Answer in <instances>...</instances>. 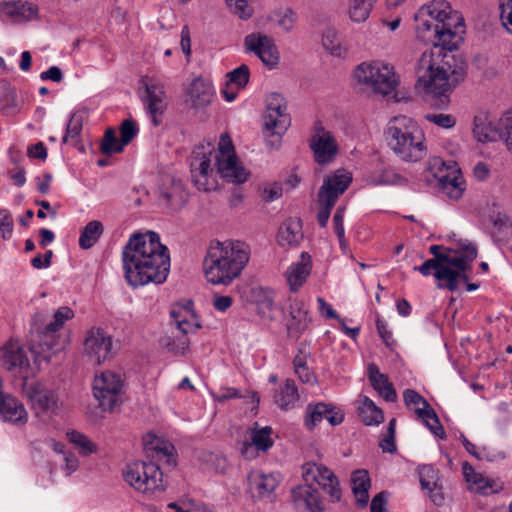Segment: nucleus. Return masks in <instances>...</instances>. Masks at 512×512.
<instances>
[{"instance_id":"f257e3e1","label":"nucleus","mask_w":512,"mask_h":512,"mask_svg":"<svg viewBox=\"0 0 512 512\" xmlns=\"http://www.w3.org/2000/svg\"><path fill=\"white\" fill-rule=\"evenodd\" d=\"M418 39L433 47L424 51L416 66L417 86L436 99L434 105L447 106V93L464 80L465 64L451 52L458 48L462 36L452 23H438L421 12L415 15Z\"/></svg>"},{"instance_id":"f03ea898","label":"nucleus","mask_w":512,"mask_h":512,"mask_svg":"<svg viewBox=\"0 0 512 512\" xmlns=\"http://www.w3.org/2000/svg\"><path fill=\"white\" fill-rule=\"evenodd\" d=\"M125 279L130 286L162 284L170 271L168 248L160 242L158 233H134L122 250Z\"/></svg>"},{"instance_id":"7ed1b4c3","label":"nucleus","mask_w":512,"mask_h":512,"mask_svg":"<svg viewBox=\"0 0 512 512\" xmlns=\"http://www.w3.org/2000/svg\"><path fill=\"white\" fill-rule=\"evenodd\" d=\"M250 258L249 246L241 241H211L203 261L208 282L229 285L238 277Z\"/></svg>"},{"instance_id":"20e7f679","label":"nucleus","mask_w":512,"mask_h":512,"mask_svg":"<svg viewBox=\"0 0 512 512\" xmlns=\"http://www.w3.org/2000/svg\"><path fill=\"white\" fill-rule=\"evenodd\" d=\"M386 140L392 151L405 162H417L426 156L427 147L422 129L411 118L394 117L386 131Z\"/></svg>"},{"instance_id":"39448f33","label":"nucleus","mask_w":512,"mask_h":512,"mask_svg":"<svg viewBox=\"0 0 512 512\" xmlns=\"http://www.w3.org/2000/svg\"><path fill=\"white\" fill-rule=\"evenodd\" d=\"M426 182L438 190V193L449 200H459L465 191V181L456 162H444L435 158L430 163Z\"/></svg>"},{"instance_id":"423d86ee","label":"nucleus","mask_w":512,"mask_h":512,"mask_svg":"<svg viewBox=\"0 0 512 512\" xmlns=\"http://www.w3.org/2000/svg\"><path fill=\"white\" fill-rule=\"evenodd\" d=\"M124 480L136 491L154 495L166 489L163 473L153 462L135 461L126 465L123 470Z\"/></svg>"},{"instance_id":"0eeeda50","label":"nucleus","mask_w":512,"mask_h":512,"mask_svg":"<svg viewBox=\"0 0 512 512\" xmlns=\"http://www.w3.org/2000/svg\"><path fill=\"white\" fill-rule=\"evenodd\" d=\"M285 98L279 93H270L266 98V111L263 115V133L268 138L267 145L278 149L282 135L290 126L291 119L286 112Z\"/></svg>"},{"instance_id":"6e6552de","label":"nucleus","mask_w":512,"mask_h":512,"mask_svg":"<svg viewBox=\"0 0 512 512\" xmlns=\"http://www.w3.org/2000/svg\"><path fill=\"white\" fill-rule=\"evenodd\" d=\"M354 76L359 83L374 93L386 96L396 90L398 79L392 67L380 62H363L357 66Z\"/></svg>"},{"instance_id":"1a4fd4ad","label":"nucleus","mask_w":512,"mask_h":512,"mask_svg":"<svg viewBox=\"0 0 512 512\" xmlns=\"http://www.w3.org/2000/svg\"><path fill=\"white\" fill-rule=\"evenodd\" d=\"M351 181L350 173L344 169H338L332 175L324 178L318 192L319 211L317 220L321 227L327 225L332 208L338 197L349 187Z\"/></svg>"},{"instance_id":"9d476101","label":"nucleus","mask_w":512,"mask_h":512,"mask_svg":"<svg viewBox=\"0 0 512 512\" xmlns=\"http://www.w3.org/2000/svg\"><path fill=\"white\" fill-rule=\"evenodd\" d=\"M40 317V314H36L33 319L36 334L31 340V351L37 357L48 361L53 354L64 349L67 339L59 334L60 328L53 320L42 328L38 327L36 322Z\"/></svg>"},{"instance_id":"9b49d317","label":"nucleus","mask_w":512,"mask_h":512,"mask_svg":"<svg viewBox=\"0 0 512 512\" xmlns=\"http://www.w3.org/2000/svg\"><path fill=\"white\" fill-rule=\"evenodd\" d=\"M215 158L217 172L222 178L236 184L247 180L248 173L238 162L233 144L227 134L221 135L218 154Z\"/></svg>"},{"instance_id":"f8f14e48","label":"nucleus","mask_w":512,"mask_h":512,"mask_svg":"<svg viewBox=\"0 0 512 512\" xmlns=\"http://www.w3.org/2000/svg\"><path fill=\"white\" fill-rule=\"evenodd\" d=\"M477 257L476 246L468 240H461L456 247L447 248V260L443 265L451 268L453 272L458 274L456 277V290L458 289V281H469L467 271L471 270V263Z\"/></svg>"},{"instance_id":"ddd939ff","label":"nucleus","mask_w":512,"mask_h":512,"mask_svg":"<svg viewBox=\"0 0 512 512\" xmlns=\"http://www.w3.org/2000/svg\"><path fill=\"white\" fill-rule=\"evenodd\" d=\"M121 389L122 379L119 374L112 371L102 372L94 379V396L104 411H111L116 406Z\"/></svg>"},{"instance_id":"4468645a","label":"nucleus","mask_w":512,"mask_h":512,"mask_svg":"<svg viewBox=\"0 0 512 512\" xmlns=\"http://www.w3.org/2000/svg\"><path fill=\"white\" fill-rule=\"evenodd\" d=\"M403 400L409 409H413L417 417L424 422L426 427L437 437L444 439L446 437L445 430L441 425L439 418L430 406L417 391L406 389L403 392Z\"/></svg>"},{"instance_id":"2eb2a0df","label":"nucleus","mask_w":512,"mask_h":512,"mask_svg":"<svg viewBox=\"0 0 512 512\" xmlns=\"http://www.w3.org/2000/svg\"><path fill=\"white\" fill-rule=\"evenodd\" d=\"M24 395L31 402L32 408L38 412L56 414L60 408L57 394L39 382H23Z\"/></svg>"},{"instance_id":"dca6fc26","label":"nucleus","mask_w":512,"mask_h":512,"mask_svg":"<svg viewBox=\"0 0 512 512\" xmlns=\"http://www.w3.org/2000/svg\"><path fill=\"white\" fill-rule=\"evenodd\" d=\"M145 94L141 97L146 113L151 117L154 126L162 123L161 116L167 109V96L164 85L155 80L144 81Z\"/></svg>"},{"instance_id":"f3484780","label":"nucleus","mask_w":512,"mask_h":512,"mask_svg":"<svg viewBox=\"0 0 512 512\" xmlns=\"http://www.w3.org/2000/svg\"><path fill=\"white\" fill-rule=\"evenodd\" d=\"M84 351L92 361L101 364L114 355L113 339L104 329L92 328L87 333Z\"/></svg>"},{"instance_id":"a211bd4d","label":"nucleus","mask_w":512,"mask_h":512,"mask_svg":"<svg viewBox=\"0 0 512 512\" xmlns=\"http://www.w3.org/2000/svg\"><path fill=\"white\" fill-rule=\"evenodd\" d=\"M211 151L205 153L203 147H198L193 151V157L190 163L192 180L198 190L208 192L216 187L212 178L211 169Z\"/></svg>"},{"instance_id":"6ab92c4d","label":"nucleus","mask_w":512,"mask_h":512,"mask_svg":"<svg viewBox=\"0 0 512 512\" xmlns=\"http://www.w3.org/2000/svg\"><path fill=\"white\" fill-rule=\"evenodd\" d=\"M303 469V477L306 482H316L329 494L333 502L340 500L339 481L329 468L322 464L307 463Z\"/></svg>"},{"instance_id":"aec40b11","label":"nucleus","mask_w":512,"mask_h":512,"mask_svg":"<svg viewBox=\"0 0 512 512\" xmlns=\"http://www.w3.org/2000/svg\"><path fill=\"white\" fill-rule=\"evenodd\" d=\"M310 148L314 153L315 161L321 165L333 161L338 151L334 136L321 124L315 126L314 134L310 139Z\"/></svg>"},{"instance_id":"412c9836","label":"nucleus","mask_w":512,"mask_h":512,"mask_svg":"<svg viewBox=\"0 0 512 512\" xmlns=\"http://www.w3.org/2000/svg\"><path fill=\"white\" fill-rule=\"evenodd\" d=\"M244 46L246 51L255 53L266 66L273 67L278 63L279 53L271 37L251 33L245 37Z\"/></svg>"},{"instance_id":"4be33fe9","label":"nucleus","mask_w":512,"mask_h":512,"mask_svg":"<svg viewBox=\"0 0 512 512\" xmlns=\"http://www.w3.org/2000/svg\"><path fill=\"white\" fill-rule=\"evenodd\" d=\"M3 366L9 372L22 378L23 382H27L33 375L27 354L18 344L10 343L5 346Z\"/></svg>"},{"instance_id":"5701e85b","label":"nucleus","mask_w":512,"mask_h":512,"mask_svg":"<svg viewBox=\"0 0 512 512\" xmlns=\"http://www.w3.org/2000/svg\"><path fill=\"white\" fill-rule=\"evenodd\" d=\"M285 321L288 337L298 339L311 323L305 303L298 299H290L289 313Z\"/></svg>"},{"instance_id":"b1692460","label":"nucleus","mask_w":512,"mask_h":512,"mask_svg":"<svg viewBox=\"0 0 512 512\" xmlns=\"http://www.w3.org/2000/svg\"><path fill=\"white\" fill-rule=\"evenodd\" d=\"M420 11L438 23H452V29L458 30L460 35L464 32L463 18L459 17L456 12L453 13L449 3L445 0H433L422 7Z\"/></svg>"},{"instance_id":"393cba45","label":"nucleus","mask_w":512,"mask_h":512,"mask_svg":"<svg viewBox=\"0 0 512 512\" xmlns=\"http://www.w3.org/2000/svg\"><path fill=\"white\" fill-rule=\"evenodd\" d=\"M415 271L420 272L423 276L434 275L439 281L438 288H445L449 291H456V277L458 274L452 271L447 265H443L436 259H428L422 265L415 266Z\"/></svg>"},{"instance_id":"a878e982","label":"nucleus","mask_w":512,"mask_h":512,"mask_svg":"<svg viewBox=\"0 0 512 512\" xmlns=\"http://www.w3.org/2000/svg\"><path fill=\"white\" fill-rule=\"evenodd\" d=\"M502 117L497 121L488 113H479L474 117L473 133L475 138L482 143L503 140Z\"/></svg>"},{"instance_id":"bb28decb","label":"nucleus","mask_w":512,"mask_h":512,"mask_svg":"<svg viewBox=\"0 0 512 512\" xmlns=\"http://www.w3.org/2000/svg\"><path fill=\"white\" fill-rule=\"evenodd\" d=\"M292 500L298 509L308 512H324V504L319 491L309 484L300 485L291 491Z\"/></svg>"},{"instance_id":"cd10ccee","label":"nucleus","mask_w":512,"mask_h":512,"mask_svg":"<svg viewBox=\"0 0 512 512\" xmlns=\"http://www.w3.org/2000/svg\"><path fill=\"white\" fill-rule=\"evenodd\" d=\"M311 269V256L306 252H302L300 259L292 263L285 273L291 291H297L306 282L311 273Z\"/></svg>"},{"instance_id":"c85d7f7f","label":"nucleus","mask_w":512,"mask_h":512,"mask_svg":"<svg viewBox=\"0 0 512 512\" xmlns=\"http://www.w3.org/2000/svg\"><path fill=\"white\" fill-rule=\"evenodd\" d=\"M0 417L4 422L25 424L28 414L23 404L17 398L5 393L0 398Z\"/></svg>"},{"instance_id":"c756f323","label":"nucleus","mask_w":512,"mask_h":512,"mask_svg":"<svg viewBox=\"0 0 512 512\" xmlns=\"http://www.w3.org/2000/svg\"><path fill=\"white\" fill-rule=\"evenodd\" d=\"M271 434V427L266 426L260 428L258 427V424L255 423L254 427L251 429V442L245 443L243 445V448L241 449V454L246 459H251L254 457V448L266 452L273 445Z\"/></svg>"},{"instance_id":"7c9ffc66","label":"nucleus","mask_w":512,"mask_h":512,"mask_svg":"<svg viewBox=\"0 0 512 512\" xmlns=\"http://www.w3.org/2000/svg\"><path fill=\"white\" fill-rule=\"evenodd\" d=\"M368 377L373 388L388 402H395L397 399L396 391L389 381L387 375L381 373L375 364L368 366Z\"/></svg>"},{"instance_id":"2f4dec72","label":"nucleus","mask_w":512,"mask_h":512,"mask_svg":"<svg viewBox=\"0 0 512 512\" xmlns=\"http://www.w3.org/2000/svg\"><path fill=\"white\" fill-rule=\"evenodd\" d=\"M278 243L281 246L298 245L303 239L302 223L298 218H289L279 228Z\"/></svg>"},{"instance_id":"473e14b6","label":"nucleus","mask_w":512,"mask_h":512,"mask_svg":"<svg viewBox=\"0 0 512 512\" xmlns=\"http://www.w3.org/2000/svg\"><path fill=\"white\" fill-rule=\"evenodd\" d=\"M249 487L257 492L259 497L269 495L278 486V478L274 474H264L260 471H251L248 474Z\"/></svg>"},{"instance_id":"72a5a7b5","label":"nucleus","mask_w":512,"mask_h":512,"mask_svg":"<svg viewBox=\"0 0 512 512\" xmlns=\"http://www.w3.org/2000/svg\"><path fill=\"white\" fill-rule=\"evenodd\" d=\"M187 193L180 180L170 179L168 184H164L161 192L160 199L164 200L168 205L179 208L187 201Z\"/></svg>"},{"instance_id":"f704fd0d","label":"nucleus","mask_w":512,"mask_h":512,"mask_svg":"<svg viewBox=\"0 0 512 512\" xmlns=\"http://www.w3.org/2000/svg\"><path fill=\"white\" fill-rule=\"evenodd\" d=\"M213 95V88L210 83L202 78H196L192 81L189 96L195 108H202L210 104Z\"/></svg>"},{"instance_id":"c9c22d12","label":"nucleus","mask_w":512,"mask_h":512,"mask_svg":"<svg viewBox=\"0 0 512 512\" xmlns=\"http://www.w3.org/2000/svg\"><path fill=\"white\" fill-rule=\"evenodd\" d=\"M352 491L360 506H365L369 499L370 477L366 470L359 469L351 476Z\"/></svg>"},{"instance_id":"e433bc0d","label":"nucleus","mask_w":512,"mask_h":512,"mask_svg":"<svg viewBox=\"0 0 512 512\" xmlns=\"http://www.w3.org/2000/svg\"><path fill=\"white\" fill-rule=\"evenodd\" d=\"M178 330L183 334L180 338L173 339L171 337H165L162 340L163 346L173 353L183 354L189 348V340L186 337L189 333H194L200 328V324L191 322L190 325L177 326Z\"/></svg>"},{"instance_id":"4c0bfd02","label":"nucleus","mask_w":512,"mask_h":512,"mask_svg":"<svg viewBox=\"0 0 512 512\" xmlns=\"http://www.w3.org/2000/svg\"><path fill=\"white\" fill-rule=\"evenodd\" d=\"M104 232L103 224L98 220L88 222L81 230L79 237V246L82 249L92 248L100 239Z\"/></svg>"},{"instance_id":"58836bf2","label":"nucleus","mask_w":512,"mask_h":512,"mask_svg":"<svg viewBox=\"0 0 512 512\" xmlns=\"http://www.w3.org/2000/svg\"><path fill=\"white\" fill-rule=\"evenodd\" d=\"M375 0H349L348 14L353 22H365L373 9Z\"/></svg>"},{"instance_id":"ea45409f","label":"nucleus","mask_w":512,"mask_h":512,"mask_svg":"<svg viewBox=\"0 0 512 512\" xmlns=\"http://www.w3.org/2000/svg\"><path fill=\"white\" fill-rule=\"evenodd\" d=\"M299 399L295 382L291 379L285 381L284 387L275 394V402L282 409L292 407Z\"/></svg>"},{"instance_id":"a19ab883","label":"nucleus","mask_w":512,"mask_h":512,"mask_svg":"<svg viewBox=\"0 0 512 512\" xmlns=\"http://www.w3.org/2000/svg\"><path fill=\"white\" fill-rule=\"evenodd\" d=\"M5 13L10 17L22 19V20H30L35 18L38 13V7L35 4H31L28 2H14V3H6L5 4Z\"/></svg>"},{"instance_id":"79ce46f5","label":"nucleus","mask_w":512,"mask_h":512,"mask_svg":"<svg viewBox=\"0 0 512 512\" xmlns=\"http://www.w3.org/2000/svg\"><path fill=\"white\" fill-rule=\"evenodd\" d=\"M255 296L259 313L264 317L272 319L271 312L275 308L274 292L271 289L260 287L255 291Z\"/></svg>"},{"instance_id":"37998d69","label":"nucleus","mask_w":512,"mask_h":512,"mask_svg":"<svg viewBox=\"0 0 512 512\" xmlns=\"http://www.w3.org/2000/svg\"><path fill=\"white\" fill-rule=\"evenodd\" d=\"M328 412V404L319 402L316 404H308L306 407L305 426L307 429L312 430L318 423H320Z\"/></svg>"},{"instance_id":"c03bdc74","label":"nucleus","mask_w":512,"mask_h":512,"mask_svg":"<svg viewBox=\"0 0 512 512\" xmlns=\"http://www.w3.org/2000/svg\"><path fill=\"white\" fill-rule=\"evenodd\" d=\"M361 413L363 414V421L366 425H378L384 420V415L375 403L365 397L362 403Z\"/></svg>"},{"instance_id":"a18cd8bd","label":"nucleus","mask_w":512,"mask_h":512,"mask_svg":"<svg viewBox=\"0 0 512 512\" xmlns=\"http://www.w3.org/2000/svg\"><path fill=\"white\" fill-rule=\"evenodd\" d=\"M123 149L124 146L116 137L115 130L113 128H108L105 131L103 140L100 145L101 153L110 156L115 153H121Z\"/></svg>"},{"instance_id":"49530a36","label":"nucleus","mask_w":512,"mask_h":512,"mask_svg":"<svg viewBox=\"0 0 512 512\" xmlns=\"http://www.w3.org/2000/svg\"><path fill=\"white\" fill-rule=\"evenodd\" d=\"M67 436L69 441L79 449L81 455L87 456L96 452V445L86 435L73 430L68 432Z\"/></svg>"},{"instance_id":"de8ad7c7","label":"nucleus","mask_w":512,"mask_h":512,"mask_svg":"<svg viewBox=\"0 0 512 512\" xmlns=\"http://www.w3.org/2000/svg\"><path fill=\"white\" fill-rule=\"evenodd\" d=\"M273 16L277 18L278 26L286 32H290L298 20L297 13L290 7L274 10Z\"/></svg>"},{"instance_id":"09e8293b","label":"nucleus","mask_w":512,"mask_h":512,"mask_svg":"<svg viewBox=\"0 0 512 512\" xmlns=\"http://www.w3.org/2000/svg\"><path fill=\"white\" fill-rule=\"evenodd\" d=\"M227 86L234 85L237 89H243L249 82L250 70L246 64L240 65L238 68L230 71L226 75Z\"/></svg>"},{"instance_id":"8fccbe9b","label":"nucleus","mask_w":512,"mask_h":512,"mask_svg":"<svg viewBox=\"0 0 512 512\" xmlns=\"http://www.w3.org/2000/svg\"><path fill=\"white\" fill-rule=\"evenodd\" d=\"M84 120V112H74L66 126V132L63 136L62 142L67 143L68 139H75L82 131Z\"/></svg>"},{"instance_id":"3c124183","label":"nucleus","mask_w":512,"mask_h":512,"mask_svg":"<svg viewBox=\"0 0 512 512\" xmlns=\"http://www.w3.org/2000/svg\"><path fill=\"white\" fill-rule=\"evenodd\" d=\"M170 316L176 326L190 325V318H193L192 303L185 306L175 305L170 311Z\"/></svg>"},{"instance_id":"603ef678","label":"nucleus","mask_w":512,"mask_h":512,"mask_svg":"<svg viewBox=\"0 0 512 512\" xmlns=\"http://www.w3.org/2000/svg\"><path fill=\"white\" fill-rule=\"evenodd\" d=\"M323 47L332 55L341 56L343 48L335 30L327 29L322 36Z\"/></svg>"},{"instance_id":"864d4df0","label":"nucleus","mask_w":512,"mask_h":512,"mask_svg":"<svg viewBox=\"0 0 512 512\" xmlns=\"http://www.w3.org/2000/svg\"><path fill=\"white\" fill-rule=\"evenodd\" d=\"M439 472L432 465H423L419 468V479L423 489H430L439 480Z\"/></svg>"},{"instance_id":"5fc2aeb1","label":"nucleus","mask_w":512,"mask_h":512,"mask_svg":"<svg viewBox=\"0 0 512 512\" xmlns=\"http://www.w3.org/2000/svg\"><path fill=\"white\" fill-rule=\"evenodd\" d=\"M139 129L133 120L126 119L120 126V142L125 147L128 145L138 134Z\"/></svg>"},{"instance_id":"6e6d98bb","label":"nucleus","mask_w":512,"mask_h":512,"mask_svg":"<svg viewBox=\"0 0 512 512\" xmlns=\"http://www.w3.org/2000/svg\"><path fill=\"white\" fill-rule=\"evenodd\" d=\"M226 3L230 11L241 19L247 20L252 16V9L246 0H226Z\"/></svg>"},{"instance_id":"4d7b16f0","label":"nucleus","mask_w":512,"mask_h":512,"mask_svg":"<svg viewBox=\"0 0 512 512\" xmlns=\"http://www.w3.org/2000/svg\"><path fill=\"white\" fill-rule=\"evenodd\" d=\"M425 119L441 128L450 129L455 126L456 120L450 114L443 113H428Z\"/></svg>"},{"instance_id":"13d9d810","label":"nucleus","mask_w":512,"mask_h":512,"mask_svg":"<svg viewBox=\"0 0 512 512\" xmlns=\"http://www.w3.org/2000/svg\"><path fill=\"white\" fill-rule=\"evenodd\" d=\"M13 231V219L9 211L0 209V233L4 239H9Z\"/></svg>"},{"instance_id":"bf43d9fd","label":"nucleus","mask_w":512,"mask_h":512,"mask_svg":"<svg viewBox=\"0 0 512 512\" xmlns=\"http://www.w3.org/2000/svg\"><path fill=\"white\" fill-rule=\"evenodd\" d=\"M503 141L507 150L512 154V112H507L502 117Z\"/></svg>"},{"instance_id":"052dcab7","label":"nucleus","mask_w":512,"mask_h":512,"mask_svg":"<svg viewBox=\"0 0 512 512\" xmlns=\"http://www.w3.org/2000/svg\"><path fill=\"white\" fill-rule=\"evenodd\" d=\"M343 218L344 208L339 207L333 216V225L341 247H343L345 244V229L343 225Z\"/></svg>"},{"instance_id":"680f3d73","label":"nucleus","mask_w":512,"mask_h":512,"mask_svg":"<svg viewBox=\"0 0 512 512\" xmlns=\"http://www.w3.org/2000/svg\"><path fill=\"white\" fill-rule=\"evenodd\" d=\"M376 329L387 347H392L395 343L391 331L388 330L387 323L380 316L376 318Z\"/></svg>"},{"instance_id":"e2e57ef3","label":"nucleus","mask_w":512,"mask_h":512,"mask_svg":"<svg viewBox=\"0 0 512 512\" xmlns=\"http://www.w3.org/2000/svg\"><path fill=\"white\" fill-rule=\"evenodd\" d=\"M502 24L512 33V0H505L500 5Z\"/></svg>"},{"instance_id":"0e129e2a","label":"nucleus","mask_w":512,"mask_h":512,"mask_svg":"<svg viewBox=\"0 0 512 512\" xmlns=\"http://www.w3.org/2000/svg\"><path fill=\"white\" fill-rule=\"evenodd\" d=\"M74 316V313L73 311L67 307V306H62L60 308L57 309V311L55 312L54 314V317H53V322L58 325V327L61 329L64 325V323L73 318Z\"/></svg>"},{"instance_id":"69168bd1","label":"nucleus","mask_w":512,"mask_h":512,"mask_svg":"<svg viewBox=\"0 0 512 512\" xmlns=\"http://www.w3.org/2000/svg\"><path fill=\"white\" fill-rule=\"evenodd\" d=\"M74 316V313L73 311L67 307V306H62L60 308L57 309V311L55 312L54 314V317H53V322L58 325V327L61 329L64 325V323L73 318Z\"/></svg>"},{"instance_id":"338daca9","label":"nucleus","mask_w":512,"mask_h":512,"mask_svg":"<svg viewBox=\"0 0 512 512\" xmlns=\"http://www.w3.org/2000/svg\"><path fill=\"white\" fill-rule=\"evenodd\" d=\"M325 419L329 422L330 425L337 426L343 422L344 414L339 408L328 404V412L325 416Z\"/></svg>"},{"instance_id":"774afa93","label":"nucleus","mask_w":512,"mask_h":512,"mask_svg":"<svg viewBox=\"0 0 512 512\" xmlns=\"http://www.w3.org/2000/svg\"><path fill=\"white\" fill-rule=\"evenodd\" d=\"M27 153L29 157L42 161L47 158V149L42 142H37L36 144L29 146Z\"/></svg>"}]
</instances>
